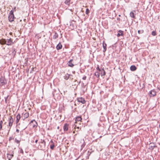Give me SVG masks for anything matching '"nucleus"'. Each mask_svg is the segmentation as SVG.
I'll use <instances>...</instances> for the list:
<instances>
[{"label": "nucleus", "instance_id": "f257e3e1", "mask_svg": "<svg viewBox=\"0 0 160 160\" xmlns=\"http://www.w3.org/2000/svg\"><path fill=\"white\" fill-rule=\"evenodd\" d=\"M8 121V126L9 127L8 132V133H9L13 122V119L12 116L9 117Z\"/></svg>", "mask_w": 160, "mask_h": 160}, {"label": "nucleus", "instance_id": "f03ea898", "mask_svg": "<svg viewBox=\"0 0 160 160\" xmlns=\"http://www.w3.org/2000/svg\"><path fill=\"white\" fill-rule=\"evenodd\" d=\"M8 20L10 22H12L14 21L15 18L13 11H11L9 13V15L8 17Z\"/></svg>", "mask_w": 160, "mask_h": 160}, {"label": "nucleus", "instance_id": "7ed1b4c3", "mask_svg": "<svg viewBox=\"0 0 160 160\" xmlns=\"http://www.w3.org/2000/svg\"><path fill=\"white\" fill-rule=\"evenodd\" d=\"M64 78L66 80L68 79H73V76L72 75L69 74L67 73L64 76Z\"/></svg>", "mask_w": 160, "mask_h": 160}, {"label": "nucleus", "instance_id": "20e7f679", "mask_svg": "<svg viewBox=\"0 0 160 160\" xmlns=\"http://www.w3.org/2000/svg\"><path fill=\"white\" fill-rule=\"evenodd\" d=\"M39 144H41V149H44L46 147V142L44 140L41 139L40 142H39Z\"/></svg>", "mask_w": 160, "mask_h": 160}, {"label": "nucleus", "instance_id": "39448f33", "mask_svg": "<svg viewBox=\"0 0 160 160\" xmlns=\"http://www.w3.org/2000/svg\"><path fill=\"white\" fill-rule=\"evenodd\" d=\"M0 82L2 86H4L6 84L7 82L6 79L2 77L0 78Z\"/></svg>", "mask_w": 160, "mask_h": 160}, {"label": "nucleus", "instance_id": "423d86ee", "mask_svg": "<svg viewBox=\"0 0 160 160\" xmlns=\"http://www.w3.org/2000/svg\"><path fill=\"white\" fill-rule=\"evenodd\" d=\"M30 123L31 125H32V127L33 128L37 127L38 125L37 122L36 121L34 120H32L31 121Z\"/></svg>", "mask_w": 160, "mask_h": 160}, {"label": "nucleus", "instance_id": "0eeeda50", "mask_svg": "<svg viewBox=\"0 0 160 160\" xmlns=\"http://www.w3.org/2000/svg\"><path fill=\"white\" fill-rule=\"evenodd\" d=\"M77 99L78 102H80L83 104H85L86 102L84 98L82 97L78 98Z\"/></svg>", "mask_w": 160, "mask_h": 160}, {"label": "nucleus", "instance_id": "6e6552de", "mask_svg": "<svg viewBox=\"0 0 160 160\" xmlns=\"http://www.w3.org/2000/svg\"><path fill=\"white\" fill-rule=\"evenodd\" d=\"M156 95V92L154 90H151L149 92V95L150 97H153Z\"/></svg>", "mask_w": 160, "mask_h": 160}, {"label": "nucleus", "instance_id": "1a4fd4ad", "mask_svg": "<svg viewBox=\"0 0 160 160\" xmlns=\"http://www.w3.org/2000/svg\"><path fill=\"white\" fill-rule=\"evenodd\" d=\"M7 41L6 44L8 45H11L12 43V39L10 38L9 39H8Z\"/></svg>", "mask_w": 160, "mask_h": 160}, {"label": "nucleus", "instance_id": "9d476101", "mask_svg": "<svg viewBox=\"0 0 160 160\" xmlns=\"http://www.w3.org/2000/svg\"><path fill=\"white\" fill-rule=\"evenodd\" d=\"M133 12H135V11L131 12L130 13V16L131 18H133V19H135V14Z\"/></svg>", "mask_w": 160, "mask_h": 160}, {"label": "nucleus", "instance_id": "9b49d317", "mask_svg": "<svg viewBox=\"0 0 160 160\" xmlns=\"http://www.w3.org/2000/svg\"><path fill=\"white\" fill-rule=\"evenodd\" d=\"M21 118V116L20 114L18 113V114L16 116V123H18Z\"/></svg>", "mask_w": 160, "mask_h": 160}, {"label": "nucleus", "instance_id": "f8f14e48", "mask_svg": "<svg viewBox=\"0 0 160 160\" xmlns=\"http://www.w3.org/2000/svg\"><path fill=\"white\" fill-rule=\"evenodd\" d=\"M10 97H9V95H8L6 97H5V102L6 103H8L10 99Z\"/></svg>", "mask_w": 160, "mask_h": 160}, {"label": "nucleus", "instance_id": "ddd939ff", "mask_svg": "<svg viewBox=\"0 0 160 160\" xmlns=\"http://www.w3.org/2000/svg\"><path fill=\"white\" fill-rule=\"evenodd\" d=\"M68 124L67 123H65L63 126V128L64 131H67L68 130Z\"/></svg>", "mask_w": 160, "mask_h": 160}, {"label": "nucleus", "instance_id": "4468645a", "mask_svg": "<svg viewBox=\"0 0 160 160\" xmlns=\"http://www.w3.org/2000/svg\"><path fill=\"white\" fill-rule=\"evenodd\" d=\"M103 52H105L107 50V44L104 43V41H103Z\"/></svg>", "mask_w": 160, "mask_h": 160}, {"label": "nucleus", "instance_id": "2eb2a0df", "mask_svg": "<svg viewBox=\"0 0 160 160\" xmlns=\"http://www.w3.org/2000/svg\"><path fill=\"white\" fill-rule=\"evenodd\" d=\"M7 41L5 39H2L0 40V43L2 45H4L6 44Z\"/></svg>", "mask_w": 160, "mask_h": 160}, {"label": "nucleus", "instance_id": "dca6fc26", "mask_svg": "<svg viewBox=\"0 0 160 160\" xmlns=\"http://www.w3.org/2000/svg\"><path fill=\"white\" fill-rule=\"evenodd\" d=\"M13 157V154H7V158L8 160H11Z\"/></svg>", "mask_w": 160, "mask_h": 160}, {"label": "nucleus", "instance_id": "f3484780", "mask_svg": "<svg viewBox=\"0 0 160 160\" xmlns=\"http://www.w3.org/2000/svg\"><path fill=\"white\" fill-rule=\"evenodd\" d=\"M62 48V46L60 42H59L56 46V48L58 50L61 49Z\"/></svg>", "mask_w": 160, "mask_h": 160}, {"label": "nucleus", "instance_id": "a211bd4d", "mask_svg": "<svg viewBox=\"0 0 160 160\" xmlns=\"http://www.w3.org/2000/svg\"><path fill=\"white\" fill-rule=\"evenodd\" d=\"M50 143L52 144L50 145V148L51 149L53 150L55 147L54 142L52 140H51Z\"/></svg>", "mask_w": 160, "mask_h": 160}, {"label": "nucleus", "instance_id": "6ab92c4d", "mask_svg": "<svg viewBox=\"0 0 160 160\" xmlns=\"http://www.w3.org/2000/svg\"><path fill=\"white\" fill-rule=\"evenodd\" d=\"M72 59L70 60L68 63V66L71 67H72L74 66V64L72 63Z\"/></svg>", "mask_w": 160, "mask_h": 160}, {"label": "nucleus", "instance_id": "aec40b11", "mask_svg": "<svg viewBox=\"0 0 160 160\" xmlns=\"http://www.w3.org/2000/svg\"><path fill=\"white\" fill-rule=\"evenodd\" d=\"M118 32L119 33H118L117 34V36L118 37H120L121 36H123V31L121 30H119Z\"/></svg>", "mask_w": 160, "mask_h": 160}, {"label": "nucleus", "instance_id": "412c9836", "mask_svg": "<svg viewBox=\"0 0 160 160\" xmlns=\"http://www.w3.org/2000/svg\"><path fill=\"white\" fill-rule=\"evenodd\" d=\"M130 69L131 71H134L136 70L137 68L135 65H132L130 67Z\"/></svg>", "mask_w": 160, "mask_h": 160}, {"label": "nucleus", "instance_id": "4be33fe9", "mask_svg": "<svg viewBox=\"0 0 160 160\" xmlns=\"http://www.w3.org/2000/svg\"><path fill=\"white\" fill-rule=\"evenodd\" d=\"M157 147V146L155 145L153 143H151L150 144V147L149 148L153 150L154 148Z\"/></svg>", "mask_w": 160, "mask_h": 160}, {"label": "nucleus", "instance_id": "5701e85b", "mask_svg": "<svg viewBox=\"0 0 160 160\" xmlns=\"http://www.w3.org/2000/svg\"><path fill=\"white\" fill-rule=\"evenodd\" d=\"M82 120V118L81 116H78L76 118L75 123H77V121H81Z\"/></svg>", "mask_w": 160, "mask_h": 160}, {"label": "nucleus", "instance_id": "b1692460", "mask_svg": "<svg viewBox=\"0 0 160 160\" xmlns=\"http://www.w3.org/2000/svg\"><path fill=\"white\" fill-rule=\"evenodd\" d=\"M101 74L102 75V76H104L106 74L105 72V70H104V69H102L101 70Z\"/></svg>", "mask_w": 160, "mask_h": 160}, {"label": "nucleus", "instance_id": "393cba45", "mask_svg": "<svg viewBox=\"0 0 160 160\" xmlns=\"http://www.w3.org/2000/svg\"><path fill=\"white\" fill-rule=\"evenodd\" d=\"M58 37V33L56 32L55 33L54 35H53V39H56Z\"/></svg>", "mask_w": 160, "mask_h": 160}, {"label": "nucleus", "instance_id": "a878e982", "mask_svg": "<svg viewBox=\"0 0 160 160\" xmlns=\"http://www.w3.org/2000/svg\"><path fill=\"white\" fill-rule=\"evenodd\" d=\"M29 114L28 112L26 113L23 115V117H24V119L27 118L29 117Z\"/></svg>", "mask_w": 160, "mask_h": 160}, {"label": "nucleus", "instance_id": "bb28decb", "mask_svg": "<svg viewBox=\"0 0 160 160\" xmlns=\"http://www.w3.org/2000/svg\"><path fill=\"white\" fill-rule=\"evenodd\" d=\"M70 1L71 0H66L64 3L67 5H69L70 3Z\"/></svg>", "mask_w": 160, "mask_h": 160}, {"label": "nucleus", "instance_id": "cd10ccee", "mask_svg": "<svg viewBox=\"0 0 160 160\" xmlns=\"http://www.w3.org/2000/svg\"><path fill=\"white\" fill-rule=\"evenodd\" d=\"M3 122L2 120L0 121V131L1 130L2 128Z\"/></svg>", "mask_w": 160, "mask_h": 160}, {"label": "nucleus", "instance_id": "c85d7f7f", "mask_svg": "<svg viewBox=\"0 0 160 160\" xmlns=\"http://www.w3.org/2000/svg\"><path fill=\"white\" fill-rule=\"evenodd\" d=\"M92 152H93V151H92V149L90 150V151H88V152L87 153V155L88 156V157L90 155V154H91V153Z\"/></svg>", "mask_w": 160, "mask_h": 160}, {"label": "nucleus", "instance_id": "c756f323", "mask_svg": "<svg viewBox=\"0 0 160 160\" xmlns=\"http://www.w3.org/2000/svg\"><path fill=\"white\" fill-rule=\"evenodd\" d=\"M99 73L98 72H96L95 73V76H96L97 78H99Z\"/></svg>", "mask_w": 160, "mask_h": 160}, {"label": "nucleus", "instance_id": "7c9ffc66", "mask_svg": "<svg viewBox=\"0 0 160 160\" xmlns=\"http://www.w3.org/2000/svg\"><path fill=\"white\" fill-rule=\"evenodd\" d=\"M90 12V10L88 8H87L86 9V11L85 12V13L87 15H88Z\"/></svg>", "mask_w": 160, "mask_h": 160}, {"label": "nucleus", "instance_id": "2f4dec72", "mask_svg": "<svg viewBox=\"0 0 160 160\" xmlns=\"http://www.w3.org/2000/svg\"><path fill=\"white\" fill-rule=\"evenodd\" d=\"M152 35L153 36H155L156 35V32L155 31H153L152 32Z\"/></svg>", "mask_w": 160, "mask_h": 160}, {"label": "nucleus", "instance_id": "473e14b6", "mask_svg": "<svg viewBox=\"0 0 160 160\" xmlns=\"http://www.w3.org/2000/svg\"><path fill=\"white\" fill-rule=\"evenodd\" d=\"M144 31L143 30H142L141 31H140V30H138V32L139 34L142 33Z\"/></svg>", "mask_w": 160, "mask_h": 160}, {"label": "nucleus", "instance_id": "72a5a7b5", "mask_svg": "<svg viewBox=\"0 0 160 160\" xmlns=\"http://www.w3.org/2000/svg\"><path fill=\"white\" fill-rule=\"evenodd\" d=\"M15 142L17 143L18 144L20 143V141L18 140L16 138H15Z\"/></svg>", "mask_w": 160, "mask_h": 160}, {"label": "nucleus", "instance_id": "f704fd0d", "mask_svg": "<svg viewBox=\"0 0 160 160\" xmlns=\"http://www.w3.org/2000/svg\"><path fill=\"white\" fill-rule=\"evenodd\" d=\"M11 11H13V12H14L15 11H16V8L14 7V8H13Z\"/></svg>", "mask_w": 160, "mask_h": 160}, {"label": "nucleus", "instance_id": "c9c22d12", "mask_svg": "<svg viewBox=\"0 0 160 160\" xmlns=\"http://www.w3.org/2000/svg\"><path fill=\"white\" fill-rule=\"evenodd\" d=\"M86 78H87L86 76H84V77H83L82 78V79L83 80H85L86 79Z\"/></svg>", "mask_w": 160, "mask_h": 160}, {"label": "nucleus", "instance_id": "e433bc0d", "mask_svg": "<svg viewBox=\"0 0 160 160\" xmlns=\"http://www.w3.org/2000/svg\"><path fill=\"white\" fill-rule=\"evenodd\" d=\"M13 138L12 137H10L9 138V141H11L12 139H13Z\"/></svg>", "mask_w": 160, "mask_h": 160}, {"label": "nucleus", "instance_id": "4c0bfd02", "mask_svg": "<svg viewBox=\"0 0 160 160\" xmlns=\"http://www.w3.org/2000/svg\"><path fill=\"white\" fill-rule=\"evenodd\" d=\"M20 152H21V153H22V154H23V150H22V149H21V150H20Z\"/></svg>", "mask_w": 160, "mask_h": 160}, {"label": "nucleus", "instance_id": "58836bf2", "mask_svg": "<svg viewBox=\"0 0 160 160\" xmlns=\"http://www.w3.org/2000/svg\"><path fill=\"white\" fill-rule=\"evenodd\" d=\"M13 53H14V54H15V53L16 52V51H15V49H14L13 51L12 52Z\"/></svg>", "mask_w": 160, "mask_h": 160}, {"label": "nucleus", "instance_id": "ea45409f", "mask_svg": "<svg viewBox=\"0 0 160 160\" xmlns=\"http://www.w3.org/2000/svg\"><path fill=\"white\" fill-rule=\"evenodd\" d=\"M97 69L99 71H101V69L99 68L98 67H97Z\"/></svg>", "mask_w": 160, "mask_h": 160}, {"label": "nucleus", "instance_id": "a19ab883", "mask_svg": "<svg viewBox=\"0 0 160 160\" xmlns=\"http://www.w3.org/2000/svg\"><path fill=\"white\" fill-rule=\"evenodd\" d=\"M19 130L18 129H17L16 130V132H19Z\"/></svg>", "mask_w": 160, "mask_h": 160}, {"label": "nucleus", "instance_id": "79ce46f5", "mask_svg": "<svg viewBox=\"0 0 160 160\" xmlns=\"http://www.w3.org/2000/svg\"><path fill=\"white\" fill-rule=\"evenodd\" d=\"M38 142V139H36L35 141V142L37 143Z\"/></svg>", "mask_w": 160, "mask_h": 160}, {"label": "nucleus", "instance_id": "37998d69", "mask_svg": "<svg viewBox=\"0 0 160 160\" xmlns=\"http://www.w3.org/2000/svg\"><path fill=\"white\" fill-rule=\"evenodd\" d=\"M84 147V145H83V144H82V148H83Z\"/></svg>", "mask_w": 160, "mask_h": 160}, {"label": "nucleus", "instance_id": "c03bdc74", "mask_svg": "<svg viewBox=\"0 0 160 160\" xmlns=\"http://www.w3.org/2000/svg\"><path fill=\"white\" fill-rule=\"evenodd\" d=\"M75 71H74V72H73V73H75Z\"/></svg>", "mask_w": 160, "mask_h": 160}, {"label": "nucleus", "instance_id": "a18cd8bd", "mask_svg": "<svg viewBox=\"0 0 160 160\" xmlns=\"http://www.w3.org/2000/svg\"><path fill=\"white\" fill-rule=\"evenodd\" d=\"M57 129H59V127L58 126V127H57Z\"/></svg>", "mask_w": 160, "mask_h": 160}]
</instances>
